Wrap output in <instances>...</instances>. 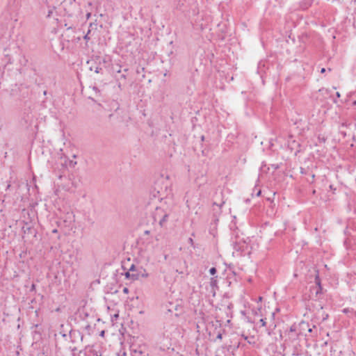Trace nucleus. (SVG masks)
<instances>
[{
    "label": "nucleus",
    "mask_w": 356,
    "mask_h": 356,
    "mask_svg": "<svg viewBox=\"0 0 356 356\" xmlns=\"http://www.w3.org/2000/svg\"><path fill=\"white\" fill-rule=\"evenodd\" d=\"M44 95H47V91H46V90H45V91H44Z\"/></svg>",
    "instance_id": "de8ad7c7"
},
{
    "label": "nucleus",
    "mask_w": 356,
    "mask_h": 356,
    "mask_svg": "<svg viewBox=\"0 0 356 356\" xmlns=\"http://www.w3.org/2000/svg\"><path fill=\"white\" fill-rule=\"evenodd\" d=\"M165 211L160 208L156 207L155 211L153 213V218L155 222H160L161 218H162V216L165 213Z\"/></svg>",
    "instance_id": "0eeeda50"
},
{
    "label": "nucleus",
    "mask_w": 356,
    "mask_h": 356,
    "mask_svg": "<svg viewBox=\"0 0 356 356\" xmlns=\"http://www.w3.org/2000/svg\"><path fill=\"white\" fill-rule=\"evenodd\" d=\"M69 335L70 341L74 344L81 343L83 339V334L77 330H71Z\"/></svg>",
    "instance_id": "39448f33"
},
{
    "label": "nucleus",
    "mask_w": 356,
    "mask_h": 356,
    "mask_svg": "<svg viewBox=\"0 0 356 356\" xmlns=\"http://www.w3.org/2000/svg\"><path fill=\"white\" fill-rule=\"evenodd\" d=\"M315 193H316V191H315V190H314V191H313V192H312V193H313V194H315Z\"/></svg>",
    "instance_id": "8fccbe9b"
},
{
    "label": "nucleus",
    "mask_w": 356,
    "mask_h": 356,
    "mask_svg": "<svg viewBox=\"0 0 356 356\" xmlns=\"http://www.w3.org/2000/svg\"><path fill=\"white\" fill-rule=\"evenodd\" d=\"M70 351L72 352V356H75L76 352L78 350V347L74 346L73 347H70Z\"/></svg>",
    "instance_id": "4468645a"
},
{
    "label": "nucleus",
    "mask_w": 356,
    "mask_h": 356,
    "mask_svg": "<svg viewBox=\"0 0 356 356\" xmlns=\"http://www.w3.org/2000/svg\"><path fill=\"white\" fill-rule=\"evenodd\" d=\"M325 71H326L325 68L323 67V68H321V73H325Z\"/></svg>",
    "instance_id": "c756f323"
},
{
    "label": "nucleus",
    "mask_w": 356,
    "mask_h": 356,
    "mask_svg": "<svg viewBox=\"0 0 356 356\" xmlns=\"http://www.w3.org/2000/svg\"><path fill=\"white\" fill-rule=\"evenodd\" d=\"M22 229H23L24 232L26 233L28 231L29 232L31 231V228L30 227H23Z\"/></svg>",
    "instance_id": "aec40b11"
},
{
    "label": "nucleus",
    "mask_w": 356,
    "mask_h": 356,
    "mask_svg": "<svg viewBox=\"0 0 356 356\" xmlns=\"http://www.w3.org/2000/svg\"><path fill=\"white\" fill-rule=\"evenodd\" d=\"M259 321L261 323V326L264 327L266 325V321L265 318H261Z\"/></svg>",
    "instance_id": "a211bd4d"
},
{
    "label": "nucleus",
    "mask_w": 356,
    "mask_h": 356,
    "mask_svg": "<svg viewBox=\"0 0 356 356\" xmlns=\"http://www.w3.org/2000/svg\"><path fill=\"white\" fill-rule=\"evenodd\" d=\"M33 332L37 333V331L36 330H33Z\"/></svg>",
    "instance_id": "13d9d810"
},
{
    "label": "nucleus",
    "mask_w": 356,
    "mask_h": 356,
    "mask_svg": "<svg viewBox=\"0 0 356 356\" xmlns=\"http://www.w3.org/2000/svg\"><path fill=\"white\" fill-rule=\"evenodd\" d=\"M314 177H315V175H314V174H312V181H313V180H314Z\"/></svg>",
    "instance_id": "c9c22d12"
},
{
    "label": "nucleus",
    "mask_w": 356,
    "mask_h": 356,
    "mask_svg": "<svg viewBox=\"0 0 356 356\" xmlns=\"http://www.w3.org/2000/svg\"><path fill=\"white\" fill-rule=\"evenodd\" d=\"M328 317V314H326V316H324V317L323 318V320L325 321L327 318Z\"/></svg>",
    "instance_id": "72a5a7b5"
},
{
    "label": "nucleus",
    "mask_w": 356,
    "mask_h": 356,
    "mask_svg": "<svg viewBox=\"0 0 356 356\" xmlns=\"http://www.w3.org/2000/svg\"><path fill=\"white\" fill-rule=\"evenodd\" d=\"M296 328V325L293 324L289 330L285 331L286 339L284 343L285 348L291 346H296L298 343L299 333H298Z\"/></svg>",
    "instance_id": "f257e3e1"
},
{
    "label": "nucleus",
    "mask_w": 356,
    "mask_h": 356,
    "mask_svg": "<svg viewBox=\"0 0 356 356\" xmlns=\"http://www.w3.org/2000/svg\"><path fill=\"white\" fill-rule=\"evenodd\" d=\"M98 356H101V355H98Z\"/></svg>",
    "instance_id": "052dcab7"
},
{
    "label": "nucleus",
    "mask_w": 356,
    "mask_h": 356,
    "mask_svg": "<svg viewBox=\"0 0 356 356\" xmlns=\"http://www.w3.org/2000/svg\"><path fill=\"white\" fill-rule=\"evenodd\" d=\"M188 242L194 249L196 248V246L195 245L194 241H193V239L192 238H189L188 239Z\"/></svg>",
    "instance_id": "dca6fc26"
},
{
    "label": "nucleus",
    "mask_w": 356,
    "mask_h": 356,
    "mask_svg": "<svg viewBox=\"0 0 356 356\" xmlns=\"http://www.w3.org/2000/svg\"><path fill=\"white\" fill-rule=\"evenodd\" d=\"M67 218H68V220H69L70 222H72V221H73V220H74V219H73V218H74V216L71 213V214H70V215H69V216L67 217Z\"/></svg>",
    "instance_id": "4be33fe9"
},
{
    "label": "nucleus",
    "mask_w": 356,
    "mask_h": 356,
    "mask_svg": "<svg viewBox=\"0 0 356 356\" xmlns=\"http://www.w3.org/2000/svg\"><path fill=\"white\" fill-rule=\"evenodd\" d=\"M35 291V284H32V285L31 286L30 291Z\"/></svg>",
    "instance_id": "5701e85b"
},
{
    "label": "nucleus",
    "mask_w": 356,
    "mask_h": 356,
    "mask_svg": "<svg viewBox=\"0 0 356 356\" xmlns=\"http://www.w3.org/2000/svg\"><path fill=\"white\" fill-rule=\"evenodd\" d=\"M62 336H63V337H67V334H65L64 332H62Z\"/></svg>",
    "instance_id": "4c0bfd02"
},
{
    "label": "nucleus",
    "mask_w": 356,
    "mask_h": 356,
    "mask_svg": "<svg viewBox=\"0 0 356 356\" xmlns=\"http://www.w3.org/2000/svg\"><path fill=\"white\" fill-rule=\"evenodd\" d=\"M304 170H302V168L301 169V173H303Z\"/></svg>",
    "instance_id": "864d4df0"
},
{
    "label": "nucleus",
    "mask_w": 356,
    "mask_h": 356,
    "mask_svg": "<svg viewBox=\"0 0 356 356\" xmlns=\"http://www.w3.org/2000/svg\"><path fill=\"white\" fill-rule=\"evenodd\" d=\"M88 5L89 6H92V3H91V2H88Z\"/></svg>",
    "instance_id": "37998d69"
},
{
    "label": "nucleus",
    "mask_w": 356,
    "mask_h": 356,
    "mask_svg": "<svg viewBox=\"0 0 356 356\" xmlns=\"http://www.w3.org/2000/svg\"><path fill=\"white\" fill-rule=\"evenodd\" d=\"M248 318V322H251L250 320H249V318L247 317Z\"/></svg>",
    "instance_id": "4d7b16f0"
},
{
    "label": "nucleus",
    "mask_w": 356,
    "mask_h": 356,
    "mask_svg": "<svg viewBox=\"0 0 356 356\" xmlns=\"http://www.w3.org/2000/svg\"><path fill=\"white\" fill-rule=\"evenodd\" d=\"M76 164V161H70L69 162V165L70 167L71 168H74L75 166V165Z\"/></svg>",
    "instance_id": "6ab92c4d"
},
{
    "label": "nucleus",
    "mask_w": 356,
    "mask_h": 356,
    "mask_svg": "<svg viewBox=\"0 0 356 356\" xmlns=\"http://www.w3.org/2000/svg\"><path fill=\"white\" fill-rule=\"evenodd\" d=\"M158 348L161 351L169 350L172 346L171 339L167 336L163 335L160 337L156 343Z\"/></svg>",
    "instance_id": "7ed1b4c3"
},
{
    "label": "nucleus",
    "mask_w": 356,
    "mask_h": 356,
    "mask_svg": "<svg viewBox=\"0 0 356 356\" xmlns=\"http://www.w3.org/2000/svg\"><path fill=\"white\" fill-rule=\"evenodd\" d=\"M336 96H337V97H341V95H340V93H339V92H336Z\"/></svg>",
    "instance_id": "473e14b6"
},
{
    "label": "nucleus",
    "mask_w": 356,
    "mask_h": 356,
    "mask_svg": "<svg viewBox=\"0 0 356 356\" xmlns=\"http://www.w3.org/2000/svg\"><path fill=\"white\" fill-rule=\"evenodd\" d=\"M93 90H94L95 91H96L97 92H99V89H98V88H97V87H96V86H94V87H93Z\"/></svg>",
    "instance_id": "c85d7f7f"
},
{
    "label": "nucleus",
    "mask_w": 356,
    "mask_h": 356,
    "mask_svg": "<svg viewBox=\"0 0 356 356\" xmlns=\"http://www.w3.org/2000/svg\"><path fill=\"white\" fill-rule=\"evenodd\" d=\"M149 233V231H145V234H148Z\"/></svg>",
    "instance_id": "c03bdc74"
},
{
    "label": "nucleus",
    "mask_w": 356,
    "mask_h": 356,
    "mask_svg": "<svg viewBox=\"0 0 356 356\" xmlns=\"http://www.w3.org/2000/svg\"><path fill=\"white\" fill-rule=\"evenodd\" d=\"M90 71H94L97 74H103L104 69L101 67V63H97L94 61L89 67Z\"/></svg>",
    "instance_id": "423d86ee"
},
{
    "label": "nucleus",
    "mask_w": 356,
    "mask_h": 356,
    "mask_svg": "<svg viewBox=\"0 0 356 356\" xmlns=\"http://www.w3.org/2000/svg\"><path fill=\"white\" fill-rule=\"evenodd\" d=\"M90 16H91V13H88L86 14V17H87V19H89Z\"/></svg>",
    "instance_id": "7c9ffc66"
},
{
    "label": "nucleus",
    "mask_w": 356,
    "mask_h": 356,
    "mask_svg": "<svg viewBox=\"0 0 356 356\" xmlns=\"http://www.w3.org/2000/svg\"><path fill=\"white\" fill-rule=\"evenodd\" d=\"M328 317V314H326V316H324V317L323 318V320L325 321L327 318Z\"/></svg>",
    "instance_id": "f704fd0d"
},
{
    "label": "nucleus",
    "mask_w": 356,
    "mask_h": 356,
    "mask_svg": "<svg viewBox=\"0 0 356 356\" xmlns=\"http://www.w3.org/2000/svg\"><path fill=\"white\" fill-rule=\"evenodd\" d=\"M304 170H302V168L301 169V173H303Z\"/></svg>",
    "instance_id": "5fc2aeb1"
},
{
    "label": "nucleus",
    "mask_w": 356,
    "mask_h": 356,
    "mask_svg": "<svg viewBox=\"0 0 356 356\" xmlns=\"http://www.w3.org/2000/svg\"><path fill=\"white\" fill-rule=\"evenodd\" d=\"M312 330H313L312 328L309 327V328H308V332H312Z\"/></svg>",
    "instance_id": "e433bc0d"
},
{
    "label": "nucleus",
    "mask_w": 356,
    "mask_h": 356,
    "mask_svg": "<svg viewBox=\"0 0 356 356\" xmlns=\"http://www.w3.org/2000/svg\"><path fill=\"white\" fill-rule=\"evenodd\" d=\"M241 314L243 316H246V312H245V311H241Z\"/></svg>",
    "instance_id": "2f4dec72"
},
{
    "label": "nucleus",
    "mask_w": 356,
    "mask_h": 356,
    "mask_svg": "<svg viewBox=\"0 0 356 356\" xmlns=\"http://www.w3.org/2000/svg\"><path fill=\"white\" fill-rule=\"evenodd\" d=\"M169 214L165 211L163 216H162V218H161L160 222L159 223L161 227H164L166 225V222L168 220Z\"/></svg>",
    "instance_id": "9d476101"
},
{
    "label": "nucleus",
    "mask_w": 356,
    "mask_h": 356,
    "mask_svg": "<svg viewBox=\"0 0 356 356\" xmlns=\"http://www.w3.org/2000/svg\"><path fill=\"white\" fill-rule=\"evenodd\" d=\"M95 356H98V355L96 353V354H95Z\"/></svg>",
    "instance_id": "bf43d9fd"
},
{
    "label": "nucleus",
    "mask_w": 356,
    "mask_h": 356,
    "mask_svg": "<svg viewBox=\"0 0 356 356\" xmlns=\"http://www.w3.org/2000/svg\"><path fill=\"white\" fill-rule=\"evenodd\" d=\"M275 313H272V316L274 317Z\"/></svg>",
    "instance_id": "603ef678"
},
{
    "label": "nucleus",
    "mask_w": 356,
    "mask_h": 356,
    "mask_svg": "<svg viewBox=\"0 0 356 356\" xmlns=\"http://www.w3.org/2000/svg\"><path fill=\"white\" fill-rule=\"evenodd\" d=\"M123 292H124V293H127L129 292V289H128V288L124 287V288L123 289Z\"/></svg>",
    "instance_id": "a878e982"
},
{
    "label": "nucleus",
    "mask_w": 356,
    "mask_h": 356,
    "mask_svg": "<svg viewBox=\"0 0 356 356\" xmlns=\"http://www.w3.org/2000/svg\"><path fill=\"white\" fill-rule=\"evenodd\" d=\"M314 281H315V284L317 285V289L316 291V296H317L318 294L322 293V290H323V288L321 286V279H320L318 273H317L316 275L315 276Z\"/></svg>",
    "instance_id": "6e6552de"
},
{
    "label": "nucleus",
    "mask_w": 356,
    "mask_h": 356,
    "mask_svg": "<svg viewBox=\"0 0 356 356\" xmlns=\"http://www.w3.org/2000/svg\"><path fill=\"white\" fill-rule=\"evenodd\" d=\"M232 245L234 250L241 254L245 253L248 250V243L244 238L236 237L235 241H232Z\"/></svg>",
    "instance_id": "f03ea898"
},
{
    "label": "nucleus",
    "mask_w": 356,
    "mask_h": 356,
    "mask_svg": "<svg viewBox=\"0 0 356 356\" xmlns=\"http://www.w3.org/2000/svg\"><path fill=\"white\" fill-rule=\"evenodd\" d=\"M201 140L203 141L204 140V136H202L201 137Z\"/></svg>",
    "instance_id": "a19ab883"
},
{
    "label": "nucleus",
    "mask_w": 356,
    "mask_h": 356,
    "mask_svg": "<svg viewBox=\"0 0 356 356\" xmlns=\"http://www.w3.org/2000/svg\"><path fill=\"white\" fill-rule=\"evenodd\" d=\"M62 336H63V337H67V334H65L64 332H62Z\"/></svg>",
    "instance_id": "58836bf2"
},
{
    "label": "nucleus",
    "mask_w": 356,
    "mask_h": 356,
    "mask_svg": "<svg viewBox=\"0 0 356 356\" xmlns=\"http://www.w3.org/2000/svg\"><path fill=\"white\" fill-rule=\"evenodd\" d=\"M90 33V31H88V33L83 37L86 40H88L90 38L88 37V34Z\"/></svg>",
    "instance_id": "393cba45"
},
{
    "label": "nucleus",
    "mask_w": 356,
    "mask_h": 356,
    "mask_svg": "<svg viewBox=\"0 0 356 356\" xmlns=\"http://www.w3.org/2000/svg\"><path fill=\"white\" fill-rule=\"evenodd\" d=\"M261 193V191H259L258 193H257V195H259Z\"/></svg>",
    "instance_id": "09e8293b"
},
{
    "label": "nucleus",
    "mask_w": 356,
    "mask_h": 356,
    "mask_svg": "<svg viewBox=\"0 0 356 356\" xmlns=\"http://www.w3.org/2000/svg\"><path fill=\"white\" fill-rule=\"evenodd\" d=\"M140 268H137L134 264H131L128 268L127 272L125 273L127 278H131V280H136L140 278V274L139 273Z\"/></svg>",
    "instance_id": "20e7f679"
},
{
    "label": "nucleus",
    "mask_w": 356,
    "mask_h": 356,
    "mask_svg": "<svg viewBox=\"0 0 356 356\" xmlns=\"http://www.w3.org/2000/svg\"><path fill=\"white\" fill-rule=\"evenodd\" d=\"M222 338V333L220 332H219L216 336V339H219V340H221Z\"/></svg>",
    "instance_id": "412c9836"
},
{
    "label": "nucleus",
    "mask_w": 356,
    "mask_h": 356,
    "mask_svg": "<svg viewBox=\"0 0 356 356\" xmlns=\"http://www.w3.org/2000/svg\"><path fill=\"white\" fill-rule=\"evenodd\" d=\"M194 6H195V8L193 9V14L194 15H197V14H198V13H199V10H198V8H197V3H196V2H195V3H194Z\"/></svg>",
    "instance_id": "2eb2a0df"
},
{
    "label": "nucleus",
    "mask_w": 356,
    "mask_h": 356,
    "mask_svg": "<svg viewBox=\"0 0 356 356\" xmlns=\"http://www.w3.org/2000/svg\"><path fill=\"white\" fill-rule=\"evenodd\" d=\"M330 188L331 190H335V188H333V186L332 185H330Z\"/></svg>",
    "instance_id": "ea45409f"
},
{
    "label": "nucleus",
    "mask_w": 356,
    "mask_h": 356,
    "mask_svg": "<svg viewBox=\"0 0 356 356\" xmlns=\"http://www.w3.org/2000/svg\"><path fill=\"white\" fill-rule=\"evenodd\" d=\"M51 13V11H49V15H48V17H49V16H50Z\"/></svg>",
    "instance_id": "a18cd8bd"
},
{
    "label": "nucleus",
    "mask_w": 356,
    "mask_h": 356,
    "mask_svg": "<svg viewBox=\"0 0 356 356\" xmlns=\"http://www.w3.org/2000/svg\"><path fill=\"white\" fill-rule=\"evenodd\" d=\"M209 273L211 275H214L217 273V270L215 267H212L209 269Z\"/></svg>",
    "instance_id": "f3484780"
},
{
    "label": "nucleus",
    "mask_w": 356,
    "mask_h": 356,
    "mask_svg": "<svg viewBox=\"0 0 356 356\" xmlns=\"http://www.w3.org/2000/svg\"><path fill=\"white\" fill-rule=\"evenodd\" d=\"M135 355L134 356H148V354H145L140 350H134Z\"/></svg>",
    "instance_id": "ddd939ff"
},
{
    "label": "nucleus",
    "mask_w": 356,
    "mask_h": 356,
    "mask_svg": "<svg viewBox=\"0 0 356 356\" xmlns=\"http://www.w3.org/2000/svg\"><path fill=\"white\" fill-rule=\"evenodd\" d=\"M254 314H257V312L256 310H252Z\"/></svg>",
    "instance_id": "79ce46f5"
},
{
    "label": "nucleus",
    "mask_w": 356,
    "mask_h": 356,
    "mask_svg": "<svg viewBox=\"0 0 356 356\" xmlns=\"http://www.w3.org/2000/svg\"><path fill=\"white\" fill-rule=\"evenodd\" d=\"M209 284L212 289L213 296H215L216 289H218L217 277H211Z\"/></svg>",
    "instance_id": "1a4fd4ad"
},
{
    "label": "nucleus",
    "mask_w": 356,
    "mask_h": 356,
    "mask_svg": "<svg viewBox=\"0 0 356 356\" xmlns=\"http://www.w3.org/2000/svg\"><path fill=\"white\" fill-rule=\"evenodd\" d=\"M342 312L346 314L349 315V316H356V311H354V309L353 308H349V307L344 308L342 310Z\"/></svg>",
    "instance_id": "9b49d317"
},
{
    "label": "nucleus",
    "mask_w": 356,
    "mask_h": 356,
    "mask_svg": "<svg viewBox=\"0 0 356 356\" xmlns=\"http://www.w3.org/2000/svg\"><path fill=\"white\" fill-rule=\"evenodd\" d=\"M122 76L123 78H124V79H125V77H126L124 74H122Z\"/></svg>",
    "instance_id": "49530a36"
},
{
    "label": "nucleus",
    "mask_w": 356,
    "mask_h": 356,
    "mask_svg": "<svg viewBox=\"0 0 356 356\" xmlns=\"http://www.w3.org/2000/svg\"><path fill=\"white\" fill-rule=\"evenodd\" d=\"M82 314H83L84 316V318H86L88 316V314L87 312H80V315L82 316Z\"/></svg>",
    "instance_id": "b1692460"
},
{
    "label": "nucleus",
    "mask_w": 356,
    "mask_h": 356,
    "mask_svg": "<svg viewBox=\"0 0 356 356\" xmlns=\"http://www.w3.org/2000/svg\"><path fill=\"white\" fill-rule=\"evenodd\" d=\"M91 328V326L90 325H87L86 327H85V329L87 330H89Z\"/></svg>",
    "instance_id": "cd10ccee"
},
{
    "label": "nucleus",
    "mask_w": 356,
    "mask_h": 356,
    "mask_svg": "<svg viewBox=\"0 0 356 356\" xmlns=\"http://www.w3.org/2000/svg\"><path fill=\"white\" fill-rule=\"evenodd\" d=\"M53 232H57V230H56V229H54V230L53 231Z\"/></svg>",
    "instance_id": "6e6d98bb"
},
{
    "label": "nucleus",
    "mask_w": 356,
    "mask_h": 356,
    "mask_svg": "<svg viewBox=\"0 0 356 356\" xmlns=\"http://www.w3.org/2000/svg\"><path fill=\"white\" fill-rule=\"evenodd\" d=\"M139 273L140 274V277H147L149 274L146 272L145 269L140 268Z\"/></svg>",
    "instance_id": "f8f14e48"
},
{
    "label": "nucleus",
    "mask_w": 356,
    "mask_h": 356,
    "mask_svg": "<svg viewBox=\"0 0 356 356\" xmlns=\"http://www.w3.org/2000/svg\"><path fill=\"white\" fill-rule=\"evenodd\" d=\"M38 326H39V325H38V324H34V325H33V326L31 327V329H33V328H38Z\"/></svg>",
    "instance_id": "bb28decb"
},
{
    "label": "nucleus",
    "mask_w": 356,
    "mask_h": 356,
    "mask_svg": "<svg viewBox=\"0 0 356 356\" xmlns=\"http://www.w3.org/2000/svg\"><path fill=\"white\" fill-rule=\"evenodd\" d=\"M159 199H162V197H161L160 195L158 196Z\"/></svg>",
    "instance_id": "3c124183"
}]
</instances>
